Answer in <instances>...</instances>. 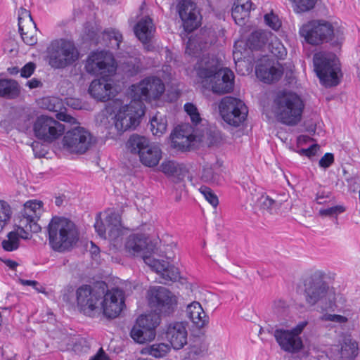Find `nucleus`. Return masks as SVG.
I'll list each match as a JSON object with an SVG mask.
<instances>
[{"label":"nucleus","mask_w":360,"mask_h":360,"mask_svg":"<svg viewBox=\"0 0 360 360\" xmlns=\"http://www.w3.org/2000/svg\"><path fill=\"white\" fill-rule=\"evenodd\" d=\"M163 173L172 178L176 184H180L179 187H185L184 179L189 178L186 167L173 160L164 161L161 165Z\"/></svg>","instance_id":"nucleus-25"},{"label":"nucleus","mask_w":360,"mask_h":360,"mask_svg":"<svg viewBox=\"0 0 360 360\" xmlns=\"http://www.w3.org/2000/svg\"><path fill=\"white\" fill-rule=\"evenodd\" d=\"M148 302L158 314L168 316L176 308V297L167 288L155 286L148 290Z\"/></svg>","instance_id":"nucleus-9"},{"label":"nucleus","mask_w":360,"mask_h":360,"mask_svg":"<svg viewBox=\"0 0 360 360\" xmlns=\"http://www.w3.org/2000/svg\"><path fill=\"white\" fill-rule=\"evenodd\" d=\"M104 38L110 41V46L113 49H119L122 41V34L112 29L104 32Z\"/></svg>","instance_id":"nucleus-46"},{"label":"nucleus","mask_w":360,"mask_h":360,"mask_svg":"<svg viewBox=\"0 0 360 360\" xmlns=\"http://www.w3.org/2000/svg\"><path fill=\"white\" fill-rule=\"evenodd\" d=\"M65 126L53 117L41 115L34 123V136L44 142L51 143L58 139L65 131Z\"/></svg>","instance_id":"nucleus-15"},{"label":"nucleus","mask_w":360,"mask_h":360,"mask_svg":"<svg viewBox=\"0 0 360 360\" xmlns=\"http://www.w3.org/2000/svg\"><path fill=\"white\" fill-rule=\"evenodd\" d=\"M105 221L108 223V231L109 237L115 238L120 232V217L118 214L113 212L109 214Z\"/></svg>","instance_id":"nucleus-42"},{"label":"nucleus","mask_w":360,"mask_h":360,"mask_svg":"<svg viewBox=\"0 0 360 360\" xmlns=\"http://www.w3.org/2000/svg\"><path fill=\"white\" fill-rule=\"evenodd\" d=\"M94 228L98 236L102 238H106V228L101 219L97 218L94 224Z\"/></svg>","instance_id":"nucleus-53"},{"label":"nucleus","mask_w":360,"mask_h":360,"mask_svg":"<svg viewBox=\"0 0 360 360\" xmlns=\"http://www.w3.org/2000/svg\"><path fill=\"white\" fill-rule=\"evenodd\" d=\"M219 110L222 119L234 127H238L243 123L248 113L244 102L232 96L224 97L219 104Z\"/></svg>","instance_id":"nucleus-8"},{"label":"nucleus","mask_w":360,"mask_h":360,"mask_svg":"<svg viewBox=\"0 0 360 360\" xmlns=\"http://www.w3.org/2000/svg\"><path fill=\"white\" fill-rule=\"evenodd\" d=\"M186 314L189 319L198 328H202L208 323V316L198 302H193L187 306Z\"/></svg>","instance_id":"nucleus-27"},{"label":"nucleus","mask_w":360,"mask_h":360,"mask_svg":"<svg viewBox=\"0 0 360 360\" xmlns=\"http://www.w3.org/2000/svg\"><path fill=\"white\" fill-rule=\"evenodd\" d=\"M104 293V287L82 285L76 290L77 306L79 310L89 316H94L100 309V302Z\"/></svg>","instance_id":"nucleus-7"},{"label":"nucleus","mask_w":360,"mask_h":360,"mask_svg":"<svg viewBox=\"0 0 360 360\" xmlns=\"http://www.w3.org/2000/svg\"><path fill=\"white\" fill-rule=\"evenodd\" d=\"M301 37L312 45L332 40L334 36L333 25L325 20H311L303 25L299 31Z\"/></svg>","instance_id":"nucleus-11"},{"label":"nucleus","mask_w":360,"mask_h":360,"mask_svg":"<svg viewBox=\"0 0 360 360\" xmlns=\"http://www.w3.org/2000/svg\"><path fill=\"white\" fill-rule=\"evenodd\" d=\"M193 141V135H185L177 129L172 134V146L181 151L189 150Z\"/></svg>","instance_id":"nucleus-33"},{"label":"nucleus","mask_w":360,"mask_h":360,"mask_svg":"<svg viewBox=\"0 0 360 360\" xmlns=\"http://www.w3.org/2000/svg\"><path fill=\"white\" fill-rule=\"evenodd\" d=\"M89 94L98 101L105 102L111 100L116 95V89L111 79L105 77L93 80L88 89Z\"/></svg>","instance_id":"nucleus-21"},{"label":"nucleus","mask_w":360,"mask_h":360,"mask_svg":"<svg viewBox=\"0 0 360 360\" xmlns=\"http://www.w3.org/2000/svg\"><path fill=\"white\" fill-rule=\"evenodd\" d=\"M41 84V82L36 79H32L30 81L27 82V85L30 89L37 88Z\"/></svg>","instance_id":"nucleus-64"},{"label":"nucleus","mask_w":360,"mask_h":360,"mask_svg":"<svg viewBox=\"0 0 360 360\" xmlns=\"http://www.w3.org/2000/svg\"><path fill=\"white\" fill-rule=\"evenodd\" d=\"M19 31L23 41L30 46L34 45L37 42V37L32 32H25L23 26L21 25V18H20V27Z\"/></svg>","instance_id":"nucleus-50"},{"label":"nucleus","mask_w":360,"mask_h":360,"mask_svg":"<svg viewBox=\"0 0 360 360\" xmlns=\"http://www.w3.org/2000/svg\"><path fill=\"white\" fill-rule=\"evenodd\" d=\"M171 350V346L166 343H155L143 348L142 354L150 355L155 358H162L166 356Z\"/></svg>","instance_id":"nucleus-35"},{"label":"nucleus","mask_w":360,"mask_h":360,"mask_svg":"<svg viewBox=\"0 0 360 360\" xmlns=\"http://www.w3.org/2000/svg\"><path fill=\"white\" fill-rule=\"evenodd\" d=\"M144 115V105L142 101L133 99L129 104L122 106L115 115V126L120 131H125L135 128L139 119Z\"/></svg>","instance_id":"nucleus-10"},{"label":"nucleus","mask_w":360,"mask_h":360,"mask_svg":"<svg viewBox=\"0 0 360 360\" xmlns=\"http://www.w3.org/2000/svg\"><path fill=\"white\" fill-rule=\"evenodd\" d=\"M345 207L342 205H336L327 209H321L319 210V214L322 217H335L344 212Z\"/></svg>","instance_id":"nucleus-49"},{"label":"nucleus","mask_w":360,"mask_h":360,"mask_svg":"<svg viewBox=\"0 0 360 360\" xmlns=\"http://www.w3.org/2000/svg\"><path fill=\"white\" fill-rule=\"evenodd\" d=\"M20 18H21V20L24 18H28L30 22L32 24H34V22L32 21V18L30 12L26 9H22L21 13L19 15V17H18V25L19 26H20ZM34 25L35 26V25Z\"/></svg>","instance_id":"nucleus-62"},{"label":"nucleus","mask_w":360,"mask_h":360,"mask_svg":"<svg viewBox=\"0 0 360 360\" xmlns=\"http://www.w3.org/2000/svg\"><path fill=\"white\" fill-rule=\"evenodd\" d=\"M320 319L323 321H332L338 323H345L348 321V319L345 316L330 314H323Z\"/></svg>","instance_id":"nucleus-51"},{"label":"nucleus","mask_w":360,"mask_h":360,"mask_svg":"<svg viewBox=\"0 0 360 360\" xmlns=\"http://www.w3.org/2000/svg\"><path fill=\"white\" fill-rule=\"evenodd\" d=\"M92 136L89 131L76 127L65 133L62 139L63 150L70 153L83 154L89 148Z\"/></svg>","instance_id":"nucleus-14"},{"label":"nucleus","mask_w":360,"mask_h":360,"mask_svg":"<svg viewBox=\"0 0 360 360\" xmlns=\"http://www.w3.org/2000/svg\"><path fill=\"white\" fill-rule=\"evenodd\" d=\"M85 70L91 75L110 76L116 72L117 65L111 53L105 51H96L88 56Z\"/></svg>","instance_id":"nucleus-13"},{"label":"nucleus","mask_w":360,"mask_h":360,"mask_svg":"<svg viewBox=\"0 0 360 360\" xmlns=\"http://www.w3.org/2000/svg\"><path fill=\"white\" fill-rule=\"evenodd\" d=\"M12 216V210L8 202L0 200V233L8 224Z\"/></svg>","instance_id":"nucleus-44"},{"label":"nucleus","mask_w":360,"mask_h":360,"mask_svg":"<svg viewBox=\"0 0 360 360\" xmlns=\"http://www.w3.org/2000/svg\"><path fill=\"white\" fill-rule=\"evenodd\" d=\"M18 83L11 79H0V97L6 99L16 98L20 94Z\"/></svg>","instance_id":"nucleus-32"},{"label":"nucleus","mask_w":360,"mask_h":360,"mask_svg":"<svg viewBox=\"0 0 360 360\" xmlns=\"http://www.w3.org/2000/svg\"><path fill=\"white\" fill-rule=\"evenodd\" d=\"M274 335L281 348L284 351L296 352L303 347L301 338L295 335L290 330L276 329Z\"/></svg>","instance_id":"nucleus-24"},{"label":"nucleus","mask_w":360,"mask_h":360,"mask_svg":"<svg viewBox=\"0 0 360 360\" xmlns=\"http://www.w3.org/2000/svg\"><path fill=\"white\" fill-rule=\"evenodd\" d=\"M358 344L351 339L345 340L340 351V360H354L358 354Z\"/></svg>","instance_id":"nucleus-36"},{"label":"nucleus","mask_w":360,"mask_h":360,"mask_svg":"<svg viewBox=\"0 0 360 360\" xmlns=\"http://www.w3.org/2000/svg\"><path fill=\"white\" fill-rule=\"evenodd\" d=\"M35 68H36V66H35L34 63H33L32 62L27 63L21 69L20 75L22 77H25V78L30 77L33 74V72L35 70Z\"/></svg>","instance_id":"nucleus-55"},{"label":"nucleus","mask_w":360,"mask_h":360,"mask_svg":"<svg viewBox=\"0 0 360 360\" xmlns=\"http://www.w3.org/2000/svg\"><path fill=\"white\" fill-rule=\"evenodd\" d=\"M49 243L51 248L63 252L70 250L79 240V231L73 221L54 216L47 226Z\"/></svg>","instance_id":"nucleus-2"},{"label":"nucleus","mask_w":360,"mask_h":360,"mask_svg":"<svg viewBox=\"0 0 360 360\" xmlns=\"http://www.w3.org/2000/svg\"><path fill=\"white\" fill-rule=\"evenodd\" d=\"M165 338L175 350L182 349L188 340V331L183 322L169 323L165 331Z\"/></svg>","instance_id":"nucleus-22"},{"label":"nucleus","mask_w":360,"mask_h":360,"mask_svg":"<svg viewBox=\"0 0 360 360\" xmlns=\"http://www.w3.org/2000/svg\"><path fill=\"white\" fill-rule=\"evenodd\" d=\"M255 72L261 81L271 84L281 77L283 70L278 62L264 57L257 65Z\"/></svg>","instance_id":"nucleus-20"},{"label":"nucleus","mask_w":360,"mask_h":360,"mask_svg":"<svg viewBox=\"0 0 360 360\" xmlns=\"http://www.w3.org/2000/svg\"><path fill=\"white\" fill-rule=\"evenodd\" d=\"M144 262L160 274L164 283L167 281H176L179 278V269L174 265L165 260H160L150 256L143 257Z\"/></svg>","instance_id":"nucleus-23"},{"label":"nucleus","mask_w":360,"mask_h":360,"mask_svg":"<svg viewBox=\"0 0 360 360\" xmlns=\"http://www.w3.org/2000/svg\"><path fill=\"white\" fill-rule=\"evenodd\" d=\"M20 283L23 285H30L35 288L39 283L36 281L20 279Z\"/></svg>","instance_id":"nucleus-63"},{"label":"nucleus","mask_w":360,"mask_h":360,"mask_svg":"<svg viewBox=\"0 0 360 360\" xmlns=\"http://www.w3.org/2000/svg\"><path fill=\"white\" fill-rule=\"evenodd\" d=\"M264 20L266 25L275 30H278L281 26L278 18L273 14H266L264 15Z\"/></svg>","instance_id":"nucleus-52"},{"label":"nucleus","mask_w":360,"mask_h":360,"mask_svg":"<svg viewBox=\"0 0 360 360\" xmlns=\"http://www.w3.org/2000/svg\"><path fill=\"white\" fill-rule=\"evenodd\" d=\"M307 325V321H302L299 323L295 327L290 330L295 335L300 336L302 330Z\"/></svg>","instance_id":"nucleus-60"},{"label":"nucleus","mask_w":360,"mask_h":360,"mask_svg":"<svg viewBox=\"0 0 360 360\" xmlns=\"http://www.w3.org/2000/svg\"><path fill=\"white\" fill-rule=\"evenodd\" d=\"M330 198V193L326 192H319L316 194V197L315 200L318 204H324L328 201V199Z\"/></svg>","instance_id":"nucleus-59"},{"label":"nucleus","mask_w":360,"mask_h":360,"mask_svg":"<svg viewBox=\"0 0 360 360\" xmlns=\"http://www.w3.org/2000/svg\"><path fill=\"white\" fill-rule=\"evenodd\" d=\"M150 130L153 135L161 136L167 131V121L165 116L157 112L150 120Z\"/></svg>","instance_id":"nucleus-38"},{"label":"nucleus","mask_w":360,"mask_h":360,"mask_svg":"<svg viewBox=\"0 0 360 360\" xmlns=\"http://www.w3.org/2000/svg\"><path fill=\"white\" fill-rule=\"evenodd\" d=\"M42 144L38 141H34L32 143V148L36 157H44L46 154V150L42 148Z\"/></svg>","instance_id":"nucleus-56"},{"label":"nucleus","mask_w":360,"mask_h":360,"mask_svg":"<svg viewBox=\"0 0 360 360\" xmlns=\"http://www.w3.org/2000/svg\"><path fill=\"white\" fill-rule=\"evenodd\" d=\"M150 144L148 139L138 134L131 135L127 142V148L131 153L138 154L139 156L142 151Z\"/></svg>","instance_id":"nucleus-34"},{"label":"nucleus","mask_w":360,"mask_h":360,"mask_svg":"<svg viewBox=\"0 0 360 360\" xmlns=\"http://www.w3.org/2000/svg\"><path fill=\"white\" fill-rule=\"evenodd\" d=\"M165 87L162 81L157 77H148L137 84L131 86L133 99L150 101L159 98L165 92Z\"/></svg>","instance_id":"nucleus-16"},{"label":"nucleus","mask_w":360,"mask_h":360,"mask_svg":"<svg viewBox=\"0 0 360 360\" xmlns=\"http://www.w3.org/2000/svg\"><path fill=\"white\" fill-rule=\"evenodd\" d=\"M273 34L269 32L259 30L253 32L248 39V45L252 50H259L268 46Z\"/></svg>","instance_id":"nucleus-31"},{"label":"nucleus","mask_w":360,"mask_h":360,"mask_svg":"<svg viewBox=\"0 0 360 360\" xmlns=\"http://www.w3.org/2000/svg\"><path fill=\"white\" fill-rule=\"evenodd\" d=\"M320 146L318 144H313L310 147L306 149H302L301 153L304 154L308 157H311L315 155L318 150H319Z\"/></svg>","instance_id":"nucleus-57"},{"label":"nucleus","mask_w":360,"mask_h":360,"mask_svg":"<svg viewBox=\"0 0 360 360\" xmlns=\"http://www.w3.org/2000/svg\"><path fill=\"white\" fill-rule=\"evenodd\" d=\"M314 70L321 83L326 86H336L340 82V68L336 56L330 52H319L314 55Z\"/></svg>","instance_id":"nucleus-6"},{"label":"nucleus","mask_w":360,"mask_h":360,"mask_svg":"<svg viewBox=\"0 0 360 360\" xmlns=\"http://www.w3.org/2000/svg\"><path fill=\"white\" fill-rule=\"evenodd\" d=\"M20 236L18 232L11 231L7 234V238L1 243L4 250L12 252L17 250L19 247Z\"/></svg>","instance_id":"nucleus-43"},{"label":"nucleus","mask_w":360,"mask_h":360,"mask_svg":"<svg viewBox=\"0 0 360 360\" xmlns=\"http://www.w3.org/2000/svg\"><path fill=\"white\" fill-rule=\"evenodd\" d=\"M89 360H110L102 348H100L97 354Z\"/></svg>","instance_id":"nucleus-61"},{"label":"nucleus","mask_w":360,"mask_h":360,"mask_svg":"<svg viewBox=\"0 0 360 360\" xmlns=\"http://www.w3.org/2000/svg\"><path fill=\"white\" fill-rule=\"evenodd\" d=\"M201 179L207 183L219 184L220 182L219 168L217 166L205 165L202 168Z\"/></svg>","instance_id":"nucleus-40"},{"label":"nucleus","mask_w":360,"mask_h":360,"mask_svg":"<svg viewBox=\"0 0 360 360\" xmlns=\"http://www.w3.org/2000/svg\"><path fill=\"white\" fill-rule=\"evenodd\" d=\"M161 158L162 151L160 148L153 143L145 147V150L139 155L141 163L149 167L158 165Z\"/></svg>","instance_id":"nucleus-28"},{"label":"nucleus","mask_w":360,"mask_h":360,"mask_svg":"<svg viewBox=\"0 0 360 360\" xmlns=\"http://www.w3.org/2000/svg\"><path fill=\"white\" fill-rule=\"evenodd\" d=\"M160 323V316L157 313L141 315L136 319L130 335L138 343H144L155 339L156 328Z\"/></svg>","instance_id":"nucleus-12"},{"label":"nucleus","mask_w":360,"mask_h":360,"mask_svg":"<svg viewBox=\"0 0 360 360\" xmlns=\"http://www.w3.org/2000/svg\"><path fill=\"white\" fill-rule=\"evenodd\" d=\"M324 278V273L316 271L304 283L306 302L311 307L316 306L321 311L331 309L335 306V291Z\"/></svg>","instance_id":"nucleus-1"},{"label":"nucleus","mask_w":360,"mask_h":360,"mask_svg":"<svg viewBox=\"0 0 360 360\" xmlns=\"http://www.w3.org/2000/svg\"><path fill=\"white\" fill-rule=\"evenodd\" d=\"M79 58V52L72 41L60 39L53 41L47 49V60L55 69L73 65Z\"/></svg>","instance_id":"nucleus-5"},{"label":"nucleus","mask_w":360,"mask_h":360,"mask_svg":"<svg viewBox=\"0 0 360 360\" xmlns=\"http://www.w3.org/2000/svg\"><path fill=\"white\" fill-rule=\"evenodd\" d=\"M184 108L186 113L190 116L191 122L194 124L200 123L201 121L200 113L197 107L194 104L191 103H186Z\"/></svg>","instance_id":"nucleus-47"},{"label":"nucleus","mask_w":360,"mask_h":360,"mask_svg":"<svg viewBox=\"0 0 360 360\" xmlns=\"http://www.w3.org/2000/svg\"><path fill=\"white\" fill-rule=\"evenodd\" d=\"M334 162V155L332 153H326L319 160V166L323 168L329 167Z\"/></svg>","instance_id":"nucleus-54"},{"label":"nucleus","mask_w":360,"mask_h":360,"mask_svg":"<svg viewBox=\"0 0 360 360\" xmlns=\"http://www.w3.org/2000/svg\"><path fill=\"white\" fill-rule=\"evenodd\" d=\"M200 193L203 195L207 202H209L214 207L219 204L217 196L213 193L211 188L207 186H202L200 188Z\"/></svg>","instance_id":"nucleus-48"},{"label":"nucleus","mask_w":360,"mask_h":360,"mask_svg":"<svg viewBox=\"0 0 360 360\" xmlns=\"http://www.w3.org/2000/svg\"><path fill=\"white\" fill-rule=\"evenodd\" d=\"M42 202L37 200H30L25 203L24 209L22 211V216L19 221V227L25 233L21 238L27 239L29 238L27 231L37 233L41 231V226L37 224L41 212Z\"/></svg>","instance_id":"nucleus-17"},{"label":"nucleus","mask_w":360,"mask_h":360,"mask_svg":"<svg viewBox=\"0 0 360 360\" xmlns=\"http://www.w3.org/2000/svg\"><path fill=\"white\" fill-rule=\"evenodd\" d=\"M207 46V43H202L200 37H191L187 41L185 53L191 56L198 57Z\"/></svg>","instance_id":"nucleus-37"},{"label":"nucleus","mask_w":360,"mask_h":360,"mask_svg":"<svg viewBox=\"0 0 360 360\" xmlns=\"http://www.w3.org/2000/svg\"><path fill=\"white\" fill-rule=\"evenodd\" d=\"M284 200L273 199L269 195H262L259 200L260 209L269 214H274L281 207Z\"/></svg>","instance_id":"nucleus-39"},{"label":"nucleus","mask_w":360,"mask_h":360,"mask_svg":"<svg viewBox=\"0 0 360 360\" xmlns=\"http://www.w3.org/2000/svg\"><path fill=\"white\" fill-rule=\"evenodd\" d=\"M178 12L186 32H192L200 25L202 15L196 3L192 0L179 1Z\"/></svg>","instance_id":"nucleus-18"},{"label":"nucleus","mask_w":360,"mask_h":360,"mask_svg":"<svg viewBox=\"0 0 360 360\" xmlns=\"http://www.w3.org/2000/svg\"><path fill=\"white\" fill-rule=\"evenodd\" d=\"M292 3L293 11L302 14L313 10L318 0H288Z\"/></svg>","instance_id":"nucleus-41"},{"label":"nucleus","mask_w":360,"mask_h":360,"mask_svg":"<svg viewBox=\"0 0 360 360\" xmlns=\"http://www.w3.org/2000/svg\"><path fill=\"white\" fill-rule=\"evenodd\" d=\"M146 238L143 234L130 235L125 243V250L130 255H137L146 247Z\"/></svg>","instance_id":"nucleus-30"},{"label":"nucleus","mask_w":360,"mask_h":360,"mask_svg":"<svg viewBox=\"0 0 360 360\" xmlns=\"http://www.w3.org/2000/svg\"><path fill=\"white\" fill-rule=\"evenodd\" d=\"M268 50L276 58H283L286 55V51L283 45L279 42L276 37L273 35L268 44Z\"/></svg>","instance_id":"nucleus-45"},{"label":"nucleus","mask_w":360,"mask_h":360,"mask_svg":"<svg viewBox=\"0 0 360 360\" xmlns=\"http://www.w3.org/2000/svg\"><path fill=\"white\" fill-rule=\"evenodd\" d=\"M124 304V292L118 288H113L106 292L104 291L100 309L103 310L105 316L113 319L120 314Z\"/></svg>","instance_id":"nucleus-19"},{"label":"nucleus","mask_w":360,"mask_h":360,"mask_svg":"<svg viewBox=\"0 0 360 360\" xmlns=\"http://www.w3.org/2000/svg\"><path fill=\"white\" fill-rule=\"evenodd\" d=\"M154 30L153 20L148 16L142 18L134 28L136 37L143 44L151 39Z\"/></svg>","instance_id":"nucleus-26"},{"label":"nucleus","mask_w":360,"mask_h":360,"mask_svg":"<svg viewBox=\"0 0 360 360\" xmlns=\"http://www.w3.org/2000/svg\"><path fill=\"white\" fill-rule=\"evenodd\" d=\"M304 103L301 98L292 91H279L273 103V112L281 123L295 126L302 118Z\"/></svg>","instance_id":"nucleus-3"},{"label":"nucleus","mask_w":360,"mask_h":360,"mask_svg":"<svg viewBox=\"0 0 360 360\" xmlns=\"http://www.w3.org/2000/svg\"><path fill=\"white\" fill-rule=\"evenodd\" d=\"M252 9L251 0H236L232 8V17L236 23L242 25L245 23V19L249 16Z\"/></svg>","instance_id":"nucleus-29"},{"label":"nucleus","mask_w":360,"mask_h":360,"mask_svg":"<svg viewBox=\"0 0 360 360\" xmlns=\"http://www.w3.org/2000/svg\"><path fill=\"white\" fill-rule=\"evenodd\" d=\"M197 74L200 78L210 79L212 90L215 94H227L233 89V72L228 68L219 69L213 58H202L199 63Z\"/></svg>","instance_id":"nucleus-4"},{"label":"nucleus","mask_w":360,"mask_h":360,"mask_svg":"<svg viewBox=\"0 0 360 360\" xmlns=\"http://www.w3.org/2000/svg\"><path fill=\"white\" fill-rule=\"evenodd\" d=\"M207 136L209 145H214L220 139L219 133L217 131H210V132L207 133Z\"/></svg>","instance_id":"nucleus-58"}]
</instances>
